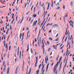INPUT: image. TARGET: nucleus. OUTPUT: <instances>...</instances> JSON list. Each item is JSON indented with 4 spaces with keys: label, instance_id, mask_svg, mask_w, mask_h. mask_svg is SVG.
<instances>
[{
    "label": "nucleus",
    "instance_id": "603ef678",
    "mask_svg": "<svg viewBox=\"0 0 74 74\" xmlns=\"http://www.w3.org/2000/svg\"><path fill=\"white\" fill-rule=\"evenodd\" d=\"M71 22L72 24H73L74 23H73V21H70Z\"/></svg>",
    "mask_w": 74,
    "mask_h": 74
},
{
    "label": "nucleus",
    "instance_id": "a211bd4d",
    "mask_svg": "<svg viewBox=\"0 0 74 74\" xmlns=\"http://www.w3.org/2000/svg\"><path fill=\"white\" fill-rule=\"evenodd\" d=\"M47 57H46V58L45 59V62L46 63V64H47Z\"/></svg>",
    "mask_w": 74,
    "mask_h": 74
},
{
    "label": "nucleus",
    "instance_id": "7ed1b4c3",
    "mask_svg": "<svg viewBox=\"0 0 74 74\" xmlns=\"http://www.w3.org/2000/svg\"><path fill=\"white\" fill-rule=\"evenodd\" d=\"M36 62L35 63V66L37 67V62H38V57H36Z\"/></svg>",
    "mask_w": 74,
    "mask_h": 74
},
{
    "label": "nucleus",
    "instance_id": "ddd939ff",
    "mask_svg": "<svg viewBox=\"0 0 74 74\" xmlns=\"http://www.w3.org/2000/svg\"><path fill=\"white\" fill-rule=\"evenodd\" d=\"M31 71H32V70L31 69V68H30L29 73V72H28V74H30V73H31Z\"/></svg>",
    "mask_w": 74,
    "mask_h": 74
},
{
    "label": "nucleus",
    "instance_id": "c85d7f7f",
    "mask_svg": "<svg viewBox=\"0 0 74 74\" xmlns=\"http://www.w3.org/2000/svg\"><path fill=\"white\" fill-rule=\"evenodd\" d=\"M34 12H35V11H36V7L34 8Z\"/></svg>",
    "mask_w": 74,
    "mask_h": 74
},
{
    "label": "nucleus",
    "instance_id": "20e7f679",
    "mask_svg": "<svg viewBox=\"0 0 74 74\" xmlns=\"http://www.w3.org/2000/svg\"><path fill=\"white\" fill-rule=\"evenodd\" d=\"M49 64L48 63L47 65L46 72H47V70H48V67L49 66Z\"/></svg>",
    "mask_w": 74,
    "mask_h": 74
},
{
    "label": "nucleus",
    "instance_id": "c03bdc74",
    "mask_svg": "<svg viewBox=\"0 0 74 74\" xmlns=\"http://www.w3.org/2000/svg\"><path fill=\"white\" fill-rule=\"evenodd\" d=\"M17 20H18V15L16 16V21H17Z\"/></svg>",
    "mask_w": 74,
    "mask_h": 74
},
{
    "label": "nucleus",
    "instance_id": "423d86ee",
    "mask_svg": "<svg viewBox=\"0 0 74 74\" xmlns=\"http://www.w3.org/2000/svg\"><path fill=\"white\" fill-rule=\"evenodd\" d=\"M10 71V68H8L7 71V74H9V72Z\"/></svg>",
    "mask_w": 74,
    "mask_h": 74
},
{
    "label": "nucleus",
    "instance_id": "393cba45",
    "mask_svg": "<svg viewBox=\"0 0 74 74\" xmlns=\"http://www.w3.org/2000/svg\"><path fill=\"white\" fill-rule=\"evenodd\" d=\"M28 51H29V44L28 45L27 49V52H28Z\"/></svg>",
    "mask_w": 74,
    "mask_h": 74
},
{
    "label": "nucleus",
    "instance_id": "a19ab883",
    "mask_svg": "<svg viewBox=\"0 0 74 74\" xmlns=\"http://www.w3.org/2000/svg\"><path fill=\"white\" fill-rule=\"evenodd\" d=\"M17 60V58H16V59H15V62H16Z\"/></svg>",
    "mask_w": 74,
    "mask_h": 74
},
{
    "label": "nucleus",
    "instance_id": "37998d69",
    "mask_svg": "<svg viewBox=\"0 0 74 74\" xmlns=\"http://www.w3.org/2000/svg\"><path fill=\"white\" fill-rule=\"evenodd\" d=\"M32 3L31 2L30 5V6L31 7H32Z\"/></svg>",
    "mask_w": 74,
    "mask_h": 74
},
{
    "label": "nucleus",
    "instance_id": "de8ad7c7",
    "mask_svg": "<svg viewBox=\"0 0 74 74\" xmlns=\"http://www.w3.org/2000/svg\"><path fill=\"white\" fill-rule=\"evenodd\" d=\"M72 45H73V43H74V42H73V39H72Z\"/></svg>",
    "mask_w": 74,
    "mask_h": 74
},
{
    "label": "nucleus",
    "instance_id": "6e6d98bb",
    "mask_svg": "<svg viewBox=\"0 0 74 74\" xmlns=\"http://www.w3.org/2000/svg\"><path fill=\"white\" fill-rule=\"evenodd\" d=\"M45 11H44V14L42 15V16H44V14H45Z\"/></svg>",
    "mask_w": 74,
    "mask_h": 74
},
{
    "label": "nucleus",
    "instance_id": "0eeeda50",
    "mask_svg": "<svg viewBox=\"0 0 74 74\" xmlns=\"http://www.w3.org/2000/svg\"><path fill=\"white\" fill-rule=\"evenodd\" d=\"M17 72H18V68H16L15 71V74H17Z\"/></svg>",
    "mask_w": 74,
    "mask_h": 74
},
{
    "label": "nucleus",
    "instance_id": "680f3d73",
    "mask_svg": "<svg viewBox=\"0 0 74 74\" xmlns=\"http://www.w3.org/2000/svg\"><path fill=\"white\" fill-rule=\"evenodd\" d=\"M51 31H52V30H51V29H50V30L49 31V33H51Z\"/></svg>",
    "mask_w": 74,
    "mask_h": 74
},
{
    "label": "nucleus",
    "instance_id": "f704fd0d",
    "mask_svg": "<svg viewBox=\"0 0 74 74\" xmlns=\"http://www.w3.org/2000/svg\"><path fill=\"white\" fill-rule=\"evenodd\" d=\"M47 59H46L47 61H48V56H47Z\"/></svg>",
    "mask_w": 74,
    "mask_h": 74
},
{
    "label": "nucleus",
    "instance_id": "58836bf2",
    "mask_svg": "<svg viewBox=\"0 0 74 74\" xmlns=\"http://www.w3.org/2000/svg\"><path fill=\"white\" fill-rule=\"evenodd\" d=\"M10 26V24L9 23H8V25H6V27H7V26Z\"/></svg>",
    "mask_w": 74,
    "mask_h": 74
},
{
    "label": "nucleus",
    "instance_id": "8fccbe9b",
    "mask_svg": "<svg viewBox=\"0 0 74 74\" xmlns=\"http://www.w3.org/2000/svg\"><path fill=\"white\" fill-rule=\"evenodd\" d=\"M35 42H37V39L36 38H35Z\"/></svg>",
    "mask_w": 74,
    "mask_h": 74
},
{
    "label": "nucleus",
    "instance_id": "c9c22d12",
    "mask_svg": "<svg viewBox=\"0 0 74 74\" xmlns=\"http://www.w3.org/2000/svg\"><path fill=\"white\" fill-rule=\"evenodd\" d=\"M19 51H17V55L19 56Z\"/></svg>",
    "mask_w": 74,
    "mask_h": 74
},
{
    "label": "nucleus",
    "instance_id": "69168bd1",
    "mask_svg": "<svg viewBox=\"0 0 74 74\" xmlns=\"http://www.w3.org/2000/svg\"><path fill=\"white\" fill-rule=\"evenodd\" d=\"M5 35L4 37V40H5V35H6L5 34Z\"/></svg>",
    "mask_w": 74,
    "mask_h": 74
},
{
    "label": "nucleus",
    "instance_id": "09e8293b",
    "mask_svg": "<svg viewBox=\"0 0 74 74\" xmlns=\"http://www.w3.org/2000/svg\"><path fill=\"white\" fill-rule=\"evenodd\" d=\"M5 64V61H4L3 63V65L4 66Z\"/></svg>",
    "mask_w": 74,
    "mask_h": 74
},
{
    "label": "nucleus",
    "instance_id": "473e14b6",
    "mask_svg": "<svg viewBox=\"0 0 74 74\" xmlns=\"http://www.w3.org/2000/svg\"><path fill=\"white\" fill-rule=\"evenodd\" d=\"M56 9H57V10H59V9H60V7L59 6L56 8Z\"/></svg>",
    "mask_w": 74,
    "mask_h": 74
},
{
    "label": "nucleus",
    "instance_id": "e2e57ef3",
    "mask_svg": "<svg viewBox=\"0 0 74 74\" xmlns=\"http://www.w3.org/2000/svg\"><path fill=\"white\" fill-rule=\"evenodd\" d=\"M31 19H32V18L30 17V19L29 20V22H30V20H31Z\"/></svg>",
    "mask_w": 74,
    "mask_h": 74
},
{
    "label": "nucleus",
    "instance_id": "052dcab7",
    "mask_svg": "<svg viewBox=\"0 0 74 74\" xmlns=\"http://www.w3.org/2000/svg\"><path fill=\"white\" fill-rule=\"evenodd\" d=\"M43 24H44V23H41V26H42V25H43Z\"/></svg>",
    "mask_w": 74,
    "mask_h": 74
},
{
    "label": "nucleus",
    "instance_id": "4c0bfd02",
    "mask_svg": "<svg viewBox=\"0 0 74 74\" xmlns=\"http://www.w3.org/2000/svg\"><path fill=\"white\" fill-rule=\"evenodd\" d=\"M10 49H11V46H9V50H10Z\"/></svg>",
    "mask_w": 74,
    "mask_h": 74
},
{
    "label": "nucleus",
    "instance_id": "f03ea898",
    "mask_svg": "<svg viewBox=\"0 0 74 74\" xmlns=\"http://www.w3.org/2000/svg\"><path fill=\"white\" fill-rule=\"evenodd\" d=\"M42 48L43 49V55H44V53L45 52V50L44 49V47H45V46L44 45V41L42 40Z\"/></svg>",
    "mask_w": 74,
    "mask_h": 74
},
{
    "label": "nucleus",
    "instance_id": "2eb2a0df",
    "mask_svg": "<svg viewBox=\"0 0 74 74\" xmlns=\"http://www.w3.org/2000/svg\"><path fill=\"white\" fill-rule=\"evenodd\" d=\"M34 21V20H32L30 21L31 25H32V23H33V22Z\"/></svg>",
    "mask_w": 74,
    "mask_h": 74
},
{
    "label": "nucleus",
    "instance_id": "6ab92c4d",
    "mask_svg": "<svg viewBox=\"0 0 74 74\" xmlns=\"http://www.w3.org/2000/svg\"><path fill=\"white\" fill-rule=\"evenodd\" d=\"M56 6H59V5H60L59 4V2H58L57 4H56Z\"/></svg>",
    "mask_w": 74,
    "mask_h": 74
},
{
    "label": "nucleus",
    "instance_id": "dca6fc26",
    "mask_svg": "<svg viewBox=\"0 0 74 74\" xmlns=\"http://www.w3.org/2000/svg\"><path fill=\"white\" fill-rule=\"evenodd\" d=\"M42 70H43V69H44V65H42Z\"/></svg>",
    "mask_w": 74,
    "mask_h": 74
},
{
    "label": "nucleus",
    "instance_id": "4d7b16f0",
    "mask_svg": "<svg viewBox=\"0 0 74 74\" xmlns=\"http://www.w3.org/2000/svg\"><path fill=\"white\" fill-rule=\"evenodd\" d=\"M24 36V33H23L22 37H23Z\"/></svg>",
    "mask_w": 74,
    "mask_h": 74
},
{
    "label": "nucleus",
    "instance_id": "72a5a7b5",
    "mask_svg": "<svg viewBox=\"0 0 74 74\" xmlns=\"http://www.w3.org/2000/svg\"><path fill=\"white\" fill-rule=\"evenodd\" d=\"M34 7V5H33L32 7L31 8V11H32V9Z\"/></svg>",
    "mask_w": 74,
    "mask_h": 74
},
{
    "label": "nucleus",
    "instance_id": "f8f14e48",
    "mask_svg": "<svg viewBox=\"0 0 74 74\" xmlns=\"http://www.w3.org/2000/svg\"><path fill=\"white\" fill-rule=\"evenodd\" d=\"M51 2H52V4H51V7L52 8L53 7V1L52 0H51Z\"/></svg>",
    "mask_w": 74,
    "mask_h": 74
},
{
    "label": "nucleus",
    "instance_id": "b1692460",
    "mask_svg": "<svg viewBox=\"0 0 74 74\" xmlns=\"http://www.w3.org/2000/svg\"><path fill=\"white\" fill-rule=\"evenodd\" d=\"M59 37H58L55 40V41H59Z\"/></svg>",
    "mask_w": 74,
    "mask_h": 74
},
{
    "label": "nucleus",
    "instance_id": "1a4fd4ad",
    "mask_svg": "<svg viewBox=\"0 0 74 74\" xmlns=\"http://www.w3.org/2000/svg\"><path fill=\"white\" fill-rule=\"evenodd\" d=\"M27 5H29V2H26V3L25 5V8H26V6L27 5Z\"/></svg>",
    "mask_w": 74,
    "mask_h": 74
},
{
    "label": "nucleus",
    "instance_id": "e433bc0d",
    "mask_svg": "<svg viewBox=\"0 0 74 74\" xmlns=\"http://www.w3.org/2000/svg\"><path fill=\"white\" fill-rule=\"evenodd\" d=\"M59 58V56H58L56 58V60H58V58Z\"/></svg>",
    "mask_w": 74,
    "mask_h": 74
},
{
    "label": "nucleus",
    "instance_id": "2f4dec72",
    "mask_svg": "<svg viewBox=\"0 0 74 74\" xmlns=\"http://www.w3.org/2000/svg\"><path fill=\"white\" fill-rule=\"evenodd\" d=\"M67 36H66V38L65 40V42H66V40H67Z\"/></svg>",
    "mask_w": 74,
    "mask_h": 74
},
{
    "label": "nucleus",
    "instance_id": "f3484780",
    "mask_svg": "<svg viewBox=\"0 0 74 74\" xmlns=\"http://www.w3.org/2000/svg\"><path fill=\"white\" fill-rule=\"evenodd\" d=\"M48 7H47V10H48V9H49V3H48Z\"/></svg>",
    "mask_w": 74,
    "mask_h": 74
},
{
    "label": "nucleus",
    "instance_id": "13d9d810",
    "mask_svg": "<svg viewBox=\"0 0 74 74\" xmlns=\"http://www.w3.org/2000/svg\"><path fill=\"white\" fill-rule=\"evenodd\" d=\"M40 33H38V38H39V36H40Z\"/></svg>",
    "mask_w": 74,
    "mask_h": 74
},
{
    "label": "nucleus",
    "instance_id": "4468645a",
    "mask_svg": "<svg viewBox=\"0 0 74 74\" xmlns=\"http://www.w3.org/2000/svg\"><path fill=\"white\" fill-rule=\"evenodd\" d=\"M62 57H61V58L60 59L59 61V63H60L61 60H62Z\"/></svg>",
    "mask_w": 74,
    "mask_h": 74
},
{
    "label": "nucleus",
    "instance_id": "5fc2aeb1",
    "mask_svg": "<svg viewBox=\"0 0 74 74\" xmlns=\"http://www.w3.org/2000/svg\"><path fill=\"white\" fill-rule=\"evenodd\" d=\"M63 9H65V5H64L63 6Z\"/></svg>",
    "mask_w": 74,
    "mask_h": 74
},
{
    "label": "nucleus",
    "instance_id": "774afa93",
    "mask_svg": "<svg viewBox=\"0 0 74 74\" xmlns=\"http://www.w3.org/2000/svg\"><path fill=\"white\" fill-rule=\"evenodd\" d=\"M20 37H22V33H21L20 36Z\"/></svg>",
    "mask_w": 74,
    "mask_h": 74
},
{
    "label": "nucleus",
    "instance_id": "a18cd8bd",
    "mask_svg": "<svg viewBox=\"0 0 74 74\" xmlns=\"http://www.w3.org/2000/svg\"><path fill=\"white\" fill-rule=\"evenodd\" d=\"M53 64H54V63H53V62L51 64V66H53Z\"/></svg>",
    "mask_w": 74,
    "mask_h": 74
},
{
    "label": "nucleus",
    "instance_id": "7c9ffc66",
    "mask_svg": "<svg viewBox=\"0 0 74 74\" xmlns=\"http://www.w3.org/2000/svg\"><path fill=\"white\" fill-rule=\"evenodd\" d=\"M44 70L45 69H44L42 71V74H44Z\"/></svg>",
    "mask_w": 74,
    "mask_h": 74
},
{
    "label": "nucleus",
    "instance_id": "5701e85b",
    "mask_svg": "<svg viewBox=\"0 0 74 74\" xmlns=\"http://www.w3.org/2000/svg\"><path fill=\"white\" fill-rule=\"evenodd\" d=\"M31 52L32 54H33V51L32 50V48L31 49Z\"/></svg>",
    "mask_w": 74,
    "mask_h": 74
},
{
    "label": "nucleus",
    "instance_id": "338daca9",
    "mask_svg": "<svg viewBox=\"0 0 74 74\" xmlns=\"http://www.w3.org/2000/svg\"><path fill=\"white\" fill-rule=\"evenodd\" d=\"M5 55H6L5 54H4L3 55V57H5Z\"/></svg>",
    "mask_w": 74,
    "mask_h": 74
},
{
    "label": "nucleus",
    "instance_id": "cd10ccee",
    "mask_svg": "<svg viewBox=\"0 0 74 74\" xmlns=\"http://www.w3.org/2000/svg\"><path fill=\"white\" fill-rule=\"evenodd\" d=\"M67 59L66 60V63L65 64V65L64 66H65V67H66V64H67Z\"/></svg>",
    "mask_w": 74,
    "mask_h": 74
},
{
    "label": "nucleus",
    "instance_id": "f257e3e1",
    "mask_svg": "<svg viewBox=\"0 0 74 74\" xmlns=\"http://www.w3.org/2000/svg\"><path fill=\"white\" fill-rule=\"evenodd\" d=\"M58 64H59V62H57V64L56 65V66L54 67L53 69V73H56V69L57 68L56 67H58Z\"/></svg>",
    "mask_w": 74,
    "mask_h": 74
},
{
    "label": "nucleus",
    "instance_id": "864d4df0",
    "mask_svg": "<svg viewBox=\"0 0 74 74\" xmlns=\"http://www.w3.org/2000/svg\"><path fill=\"white\" fill-rule=\"evenodd\" d=\"M18 50L17 51L19 52V47H18Z\"/></svg>",
    "mask_w": 74,
    "mask_h": 74
},
{
    "label": "nucleus",
    "instance_id": "412c9836",
    "mask_svg": "<svg viewBox=\"0 0 74 74\" xmlns=\"http://www.w3.org/2000/svg\"><path fill=\"white\" fill-rule=\"evenodd\" d=\"M54 26H56V27H59V25L57 24H54Z\"/></svg>",
    "mask_w": 74,
    "mask_h": 74
},
{
    "label": "nucleus",
    "instance_id": "0e129e2a",
    "mask_svg": "<svg viewBox=\"0 0 74 74\" xmlns=\"http://www.w3.org/2000/svg\"><path fill=\"white\" fill-rule=\"evenodd\" d=\"M38 21L39 22V23L40 22V18H38Z\"/></svg>",
    "mask_w": 74,
    "mask_h": 74
},
{
    "label": "nucleus",
    "instance_id": "49530a36",
    "mask_svg": "<svg viewBox=\"0 0 74 74\" xmlns=\"http://www.w3.org/2000/svg\"><path fill=\"white\" fill-rule=\"evenodd\" d=\"M45 20H46V19H45L44 18L43 21V23H44V22H45Z\"/></svg>",
    "mask_w": 74,
    "mask_h": 74
},
{
    "label": "nucleus",
    "instance_id": "9d476101",
    "mask_svg": "<svg viewBox=\"0 0 74 74\" xmlns=\"http://www.w3.org/2000/svg\"><path fill=\"white\" fill-rule=\"evenodd\" d=\"M5 48H6V52H7V49H8V44H6V47Z\"/></svg>",
    "mask_w": 74,
    "mask_h": 74
},
{
    "label": "nucleus",
    "instance_id": "4be33fe9",
    "mask_svg": "<svg viewBox=\"0 0 74 74\" xmlns=\"http://www.w3.org/2000/svg\"><path fill=\"white\" fill-rule=\"evenodd\" d=\"M71 5L72 6H73V2H71Z\"/></svg>",
    "mask_w": 74,
    "mask_h": 74
},
{
    "label": "nucleus",
    "instance_id": "6e6552de",
    "mask_svg": "<svg viewBox=\"0 0 74 74\" xmlns=\"http://www.w3.org/2000/svg\"><path fill=\"white\" fill-rule=\"evenodd\" d=\"M67 16H68V13H66L64 17V18H67Z\"/></svg>",
    "mask_w": 74,
    "mask_h": 74
},
{
    "label": "nucleus",
    "instance_id": "bb28decb",
    "mask_svg": "<svg viewBox=\"0 0 74 74\" xmlns=\"http://www.w3.org/2000/svg\"><path fill=\"white\" fill-rule=\"evenodd\" d=\"M47 44L48 45H49V42L48 41H47Z\"/></svg>",
    "mask_w": 74,
    "mask_h": 74
},
{
    "label": "nucleus",
    "instance_id": "c756f323",
    "mask_svg": "<svg viewBox=\"0 0 74 74\" xmlns=\"http://www.w3.org/2000/svg\"><path fill=\"white\" fill-rule=\"evenodd\" d=\"M51 49V48H49L48 50V52H49V51H50V50Z\"/></svg>",
    "mask_w": 74,
    "mask_h": 74
},
{
    "label": "nucleus",
    "instance_id": "3c124183",
    "mask_svg": "<svg viewBox=\"0 0 74 74\" xmlns=\"http://www.w3.org/2000/svg\"><path fill=\"white\" fill-rule=\"evenodd\" d=\"M16 11H18V8H16Z\"/></svg>",
    "mask_w": 74,
    "mask_h": 74
},
{
    "label": "nucleus",
    "instance_id": "a878e982",
    "mask_svg": "<svg viewBox=\"0 0 74 74\" xmlns=\"http://www.w3.org/2000/svg\"><path fill=\"white\" fill-rule=\"evenodd\" d=\"M67 29H66V32H65V34H67Z\"/></svg>",
    "mask_w": 74,
    "mask_h": 74
},
{
    "label": "nucleus",
    "instance_id": "aec40b11",
    "mask_svg": "<svg viewBox=\"0 0 74 74\" xmlns=\"http://www.w3.org/2000/svg\"><path fill=\"white\" fill-rule=\"evenodd\" d=\"M49 40H50V41H52V40H53V39L51 37H50L49 38Z\"/></svg>",
    "mask_w": 74,
    "mask_h": 74
},
{
    "label": "nucleus",
    "instance_id": "bf43d9fd",
    "mask_svg": "<svg viewBox=\"0 0 74 74\" xmlns=\"http://www.w3.org/2000/svg\"><path fill=\"white\" fill-rule=\"evenodd\" d=\"M42 65H44V62H43V61L42 62Z\"/></svg>",
    "mask_w": 74,
    "mask_h": 74
},
{
    "label": "nucleus",
    "instance_id": "39448f33",
    "mask_svg": "<svg viewBox=\"0 0 74 74\" xmlns=\"http://www.w3.org/2000/svg\"><path fill=\"white\" fill-rule=\"evenodd\" d=\"M36 21H34L32 25V26L33 27H34V26H36Z\"/></svg>",
    "mask_w": 74,
    "mask_h": 74
},
{
    "label": "nucleus",
    "instance_id": "79ce46f5",
    "mask_svg": "<svg viewBox=\"0 0 74 74\" xmlns=\"http://www.w3.org/2000/svg\"><path fill=\"white\" fill-rule=\"evenodd\" d=\"M63 19H64V22L65 23L66 21H65V18H64V17Z\"/></svg>",
    "mask_w": 74,
    "mask_h": 74
},
{
    "label": "nucleus",
    "instance_id": "9b49d317",
    "mask_svg": "<svg viewBox=\"0 0 74 74\" xmlns=\"http://www.w3.org/2000/svg\"><path fill=\"white\" fill-rule=\"evenodd\" d=\"M32 16H33L34 18H36V17L37 16V14H34Z\"/></svg>",
    "mask_w": 74,
    "mask_h": 74
},
{
    "label": "nucleus",
    "instance_id": "ea45409f",
    "mask_svg": "<svg viewBox=\"0 0 74 74\" xmlns=\"http://www.w3.org/2000/svg\"><path fill=\"white\" fill-rule=\"evenodd\" d=\"M64 68H65V66H64V69H63V73L64 72Z\"/></svg>",
    "mask_w": 74,
    "mask_h": 74
}]
</instances>
